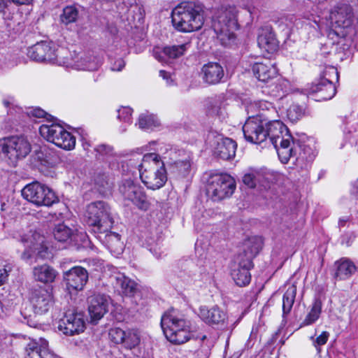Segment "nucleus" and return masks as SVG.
Instances as JSON below:
<instances>
[{"instance_id": "nucleus-1", "label": "nucleus", "mask_w": 358, "mask_h": 358, "mask_svg": "<svg viewBox=\"0 0 358 358\" xmlns=\"http://www.w3.org/2000/svg\"><path fill=\"white\" fill-rule=\"evenodd\" d=\"M260 117H249L243 127L245 138L252 143L259 144L267 139L277 151L280 160L287 164L290 158L296 155V147L287 127L281 121H269L263 114Z\"/></svg>"}, {"instance_id": "nucleus-2", "label": "nucleus", "mask_w": 358, "mask_h": 358, "mask_svg": "<svg viewBox=\"0 0 358 358\" xmlns=\"http://www.w3.org/2000/svg\"><path fill=\"white\" fill-rule=\"evenodd\" d=\"M161 327L167 340L175 344H182L198 338L196 327L174 308L168 310L162 316Z\"/></svg>"}, {"instance_id": "nucleus-3", "label": "nucleus", "mask_w": 358, "mask_h": 358, "mask_svg": "<svg viewBox=\"0 0 358 358\" xmlns=\"http://www.w3.org/2000/svg\"><path fill=\"white\" fill-rule=\"evenodd\" d=\"M138 169L141 181L148 189H160L167 180L164 163L158 154H145L138 165Z\"/></svg>"}, {"instance_id": "nucleus-4", "label": "nucleus", "mask_w": 358, "mask_h": 358, "mask_svg": "<svg viewBox=\"0 0 358 358\" xmlns=\"http://www.w3.org/2000/svg\"><path fill=\"white\" fill-rule=\"evenodd\" d=\"M173 27L180 32H192L201 28L204 20L199 7L192 2H182L171 11Z\"/></svg>"}, {"instance_id": "nucleus-5", "label": "nucleus", "mask_w": 358, "mask_h": 358, "mask_svg": "<svg viewBox=\"0 0 358 358\" xmlns=\"http://www.w3.org/2000/svg\"><path fill=\"white\" fill-rule=\"evenodd\" d=\"M238 28L236 7L222 8L217 11L213 21V29L222 45H230L234 41V31Z\"/></svg>"}, {"instance_id": "nucleus-6", "label": "nucleus", "mask_w": 358, "mask_h": 358, "mask_svg": "<svg viewBox=\"0 0 358 358\" xmlns=\"http://www.w3.org/2000/svg\"><path fill=\"white\" fill-rule=\"evenodd\" d=\"M85 217L87 223L93 227L95 234L101 230L110 229L113 224L110 208L104 201L90 203L87 207Z\"/></svg>"}, {"instance_id": "nucleus-7", "label": "nucleus", "mask_w": 358, "mask_h": 358, "mask_svg": "<svg viewBox=\"0 0 358 358\" xmlns=\"http://www.w3.org/2000/svg\"><path fill=\"white\" fill-rule=\"evenodd\" d=\"M41 136L48 141L64 150L75 148L76 138L59 124H43L39 127Z\"/></svg>"}, {"instance_id": "nucleus-8", "label": "nucleus", "mask_w": 358, "mask_h": 358, "mask_svg": "<svg viewBox=\"0 0 358 358\" xmlns=\"http://www.w3.org/2000/svg\"><path fill=\"white\" fill-rule=\"evenodd\" d=\"M59 57V64L67 68L82 71H96L101 65V59L91 55H82L76 53L72 55L66 49H62Z\"/></svg>"}, {"instance_id": "nucleus-9", "label": "nucleus", "mask_w": 358, "mask_h": 358, "mask_svg": "<svg viewBox=\"0 0 358 358\" xmlns=\"http://www.w3.org/2000/svg\"><path fill=\"white\" fill-rule=\"evenodd\" d=\"M236 189V181L230 175H212L208 180L207 192L213 201H220L232 195Z\"/></svg>"}, {"instance_id": "nucleus-10", "label": "nucleus", "mask_w": 358, "mask_h": 358, "mask_svg": "<svg viewBox=\"0 0 358 358\" xmlns=\"http://www.w3.org/2000/svg\"><path fill=\"white\" fill-rule=\"evenodd\" d=\"M22 196L36 206H50L58 201L51 189L38 182L27 185L22 189Z\"/></svg>"}, {"instance_id": "nucleus-11", "label": "nucleus", "mask_w": 358, "mask_h": 358, "mask_svg": "<svg viewBox=\"0 0 358 358\" xmlns=\"http://www.w3.org/2000/svg\"><path fill=\"white\" fill-rule=\"evenodd\" d=\"M119 192L124 200L131 201L140 210H147L150 208V203L144 189L138 182L131 179L123 180Z\"/></svg>"}, {"instance_id": "nucleus-12", "label": "nucleus", "mask_w": 358, "mask_h": 358, "mask_svg": "<svg viewBox=\"0 0 358 358\" xmlns=\"http://www.w3.org/2000/svg\"><path fill=\"white\" fill-rule=\"evenodd\" d=\"M3 153L14 164L24 158L31 151L29 142L24 137L11 136L0 141Z\"/></svg>"}, {"instance_id": "nucleus-13", "label": "nucleus", "mask_w": 358, "mask_h": 358, "mask_svg": "<svg viewBox=\"0 0 358 358\" xmlns=\"http://www.w3.org/2000/svg\"><path fill=\"white\" fill-rule=\"evenodd\" d=\"M21 241L28 248L22 255L23 259H30L34 253L41 258L47 257L48 247L44 243L45 238L39 233L30 231L22 237Z\"/></svg>"}, {"instance_id": "nucleus-14", "label": "nucleus", "mask_w": 358, "mask_h": 358, "mask_svg": "<svg viewBox=\"0 0 358 358\" xmlns=\"http://www.w3.org/2000/svg\"><path fill=\"white\" fill-rule=\"evenodd\" d=\"M85 322L82 313L68 311L59 321L58 329L64 334L73 336L84 331Z\"/></svg>"}, {"instance_id": "nucleus-15", "label": "nucleus", "mask_w": 358, "mask_h": 358, "mask_svg": "<svg viewBox=\"0 0 358 358\" xmlns=\"http://www.w3.org/2000/svg\"><path fill=\"white\" fill-rule=\"evenodd\" d=\"M62 49L55 50L51 43L41 42L29 48L27 55L30 59L36 62H50L59 64V52Z\"/></svg>"}, {"instance_id": "nucleus-16", "label": "nucleus", "mask_w": 358, "mask_h": 358, "mask_svg": "<svg viewBox=\"0 0 358 358\" xmlns=\"http://www.w3.org/2000/svg\"><path fill=\"white\" fill-rule=\"evenodd\" d=\"M252 266V262L245 259L243 255H237L234 258L231 266V275L237 285L243 287L250 283V270Z\"/></svg>"}, {"instance_id": "nucleus-17", "label": "nucleus", "mask_w": 358, "mask_h": 358, "mask_svg": "<svg viewBox=\"0 0 358 358\" xmlns=\"http://www.w3.org/2000/svg\"><path fill=\"white\" fill-rule=\"evenodd\" d=\"M110 339L117 344H122L128 349L138 346L141 342V334L138 329H129L123 330L120 328H112L109 331Z\"/></svg>"}, {"instance_id": "nucleus-18", "label": "nucleus", "mask_w": 358, "mask_h": 358, "mask_svg": "<svg viewBox=\"0 0 358 358\" xmlns=\"http://www.w3.org/2000/svg\"><path fill=\"white\" fill-rule=\"evenodd\" d=\"M198 315L200 319L209 326H224L227 324L229 317L226 311L215 305L210 308L202 306L199 308Z\"/></svg>"}, {"instance_id": "nucleus-19", "label": "nucleus", "mask_w": 358, "mask_h": 358, "mask_svg": "<svg viewBox=\"0 0 358 358\" xmlns=\"http://www.w3.org/2000/svg\"><path fill=\"white\" fill-rule=\"evenodd\" d=\"M30 303L36 314L47 313L53 305V296L51 291L39 287L32 291Z\"/></svg>"}, {"instance_id": "nucleus-20", "label": "nucleus", "mask_w": 358, "mask_h": 358, "mask_svg": "<svg viewBox=\"0 0 358 358\" xmlns=\"http://www.w3.org/2000/svg\"><path fill=\"white\" fill-rule=\"evenodd\" d=\"M64 280L69 290H82L88 280V273L81 266H74L64 273Z\"/></svg>"}, {"instance_id": "nucleus-21", "label": "nucleus", "mask_w": 358, "mask_h": 358, "mask_svg": "<svg viewBox=\"0 0 358 358\" xmlns=\"http://www.w3.org/2000/svg\"><path fill=\"white\" fill-rule=\"evenodd\" d=\"M331 22L336 27L348 29L354 22V15L352 8L346 3L336 6L330 13Z\"/></svg>"}, {"instance_id": "nucleus-22", "label": "nucleus", "mask_w": 358, "mask_h": 358, "mask_svg": "<svg viewBox=\"0 0 358 358\" xmlns=\"http://www.w3.org/2000/svg\"><path fill=\"white\" fill-rule=\"evenodd\" d=\"M88 314L91 323L96 324L108 312V299L101 294H95L89 298Z\"/></svg>"}, {"instance_id": "nucleus-23", "label": "nucleus", "mask_w": 358, "mask_h": 358, "mask_svg": "<svg viewBox=\"0 0 358 358\" xmlns=\"http://www.w3.org/2000/svg\"><path fill=\"white\" fill-rule=\"evenodd\" d=\"M96 238L107 248L112 255L117 257L122 253L124 245L121 241V236L119 234L110 231V229L101 230L100 232H96Z\"/></svg>"}, {"instance_id": "nucleus-24", "label": "nucleus", "mask_w": 358, "mask_h": 358, "mask_svg": "<svg viewBox=\"0 0 358 358\" xmlns=\"http://www.w3.org/2000/svg\"><path fill=\"white\" fill-rule=\"evenodd\" d=\"M336 93L334 84L325 83L319 80L313 83L307 89V94L317 101H327L331 99Z\"/></svg>"}, {"instance_id": "nucleus-25", "label": "nucleus", "mask_w": 358, "mask_h": 358, "mask_svg": "<svg viewBox=\"0 0 358 358\" xmlns=\"http://www.w3.org/2000/svg\"><path fill=\"white\" fill-rule=\"evenodd\" d=\"M25 358H57L48 348V341L42 338L33 339L27 344Z\"/></svg>"}, {"instance_id": "nucleus-26", "label": "nucleus", "mask_w": 358, "mask_h": 358, "mask_svg": "<svg viewBox=\"0 0 358 358\" xmlns=\"http://www.w3.org/2000/svg\"><path fill=\"white\" fill-rule=\"evenodd\" d=\"M236 147L234 141L220 136L217 138L214 154L220 159L229 160L235 156Z\"/></svg>"}, {"instance_id": "nucleus-27", "label": "nucleus", "mask_w": 358, "mask_h": 358, "mask_svg": "<svg viewBox=\"0 0 358 358\" xmlns=\"http://www.w3.org/2000/svg\"><path fill=\"white\" fill-rule=\"evenodd\" d=\"M357 267L353 262L346 257H342L334 264V278L337 280L349 279L356 271Z\"/></svg>"}, {"instance_id": "nucleus-28", "label": "nucleus", "mask_w": 358, "mask_h": 358, "mask_svg": "<svg viewBox=\"0 0 358 358\" xmlns=\"http://www.w3.org/2000/svg\"><path fill=\"white\" fill-rule=\"evenodd\" d=\"M252 71L255 76L264 83H267L278 76V69L270 62H256L252 65Z\"/></svg>"}, {"instance_id": "nucleus-29", "label": "nucleus", "mask_w": 358, "mask_h": 358, "mask_svg": "<svg viewBox=\"0 0 358 358\" xmlns=\"http://www.w3.org/2000/svg\"><path fill=\"white\" fill-rule=\"evenodd\" d=\"M202 78L208 84H217L224 76L222 66L217 62H209L204 64L201 69Z\"/></svg>"}, {"instance_id": "nucleus-30", "label": "nucleus", "mask_w": 358, "mask_h": 358, "mask_svg": "<svg viewBox=\"0 0 358 358\" xmlns=\"http://www.w3.org/2000/svg\"><path fill=\"white\" fill-rule=\"evenodd\" d=\"M115 286L117 289H120L124 295L131 296L137 290L136 283L125 276L123 273H117L114 276Z\"/></svg>"}, {"instance_id": "nucleus-31", "label": "nucleus", "mask_w": 358, "mask_h": 358, "mask_svg": "<svg viewBox=\"0 0 358 358\" xmlns=\"http://www.w3.org/2000/svg\"><path fill=\"white\" fill-rule=\"evenodd\" d=\"M252 108H259V113L256 115L255 117H260L262 119H264L263 114H265L268 117L269 121H277L276 120H271L272 114H275L276 113L275 108L273 107V104L271 102L266 101H258L250 103L246 106V110L250 112H252Z\"/></svg>"}, {"instance_id": "nucleus-32", "label": "nucleus", "mask_w": 358, "mask_h": 358, "mask_svg": "<svg viewBox=\"0 0 358 358\" xmlns=\"http://www.w3.org/2000/svg\"><path fill=\"white\" fill-rule=\"evenodd\" d=\"M262 248V239L258 237H254L245 242L243 252L238 255H243L245 259L252 262V259L259 252Z\"/></svg>"}, {"instance_id": "nucleus-33", "label": "nucleus", "mask_w": 358, "mask_h": 358, "mask_svg": "<svg viewBox=\"0 0 358 358\" xmlns=\"http://www.w3.org/2000/svg\"><path fill=\"white\" fill-rule=\"evenodd\" d=\"M259 47L268 52H273L278 48V42L274 34L268 31L263 30L257 38Z\"/></svg>"}, {"instance_id": "nucleus-34", "label": "nucleus", "mask_w": 358, "mask_h": 358, "mask_svg": "<svg viewBox=\"0 0 358 358\" xmlns=\"http://www.w3.org/2000/svg\"><path fill=\"white\" fill-rule=\"evenodd\" d=\"M33 274L35 280L43 283H49L55 280L57 273L53 268L44 264L34 267Z\"/></svg>"}, {"instance_id": "nucleus-35", "label": "nucleus", "mask_w": 358, "mask_h": 358, "mask_svg": "<svg viewBox=\"0 0 358 358\" xmlns=\"http://www.w3.org/2000/svg\"><path fill=\"white\" fill-rule=\"evenodd\" d=\"M75 232V229L70 228L64 223H59L55 227L53 235L55 238L59 242H66L69 240L76 241L78 235Z\"/></svg>"}, {"instance_id": "nucleus-36", "label": "nucleus", "mask_w": 358, "mask_h": 358, "mask_svg": "<svg viewBox=\"0 0 358 358\" xmlns=\"http://www.w3.org/2000/svg\"><path fill=\"white\" fill-rule=\"evenodd\" d=\"M296 294V285L293 283L288 287L282 297V317L285 318L292 310Z\"/></svg>"}, {"instance_id": "nucleus-37", "label": "nucleus", "mask_w": 358, "mask_h": 358, "mask_svg": "<svg viewBox=\"0 0 358 358\" xmlns=\"http://www.w3.org/2000/svg\"><path fill=\"white\" fill-rule=\"evenodd\" d=\"M263 178L260 171L255 169H249L243 176V182L249 188H255L261 182Z\"/></svg>"}, {"instance_id": "nucleus-38", "label": "nucleus", "mask_w": 358, "mask_h": 358, "mask_svg": "<svg viewBox=\"0 0 358 358\" xmlns=\"http://www.w3.org/2000/svg\"><path fill=\"white\" fill-rule=\"evenodd\" d=\"M322 312V303L319 300H316L306 315V318L301 323V327L308 326L315 323L320 316Z\"/></svg>"}, {"instance_id": "nucleus-39", "label": "nucleus", "mask_w": 358, "mask_h": 358, "mask_svg": "<svg viewBox=\"0 0 358 358\" xmlns=\"http://www.w3.org/2000/svg\"><path fill=\"white\" fill-rule=\"evenodd\" d=\"M160 125L157 117L153 114H141L138 118V126L141 129H152Z\"/></svg>"}, {"instance_id": "nucleus-40", "label": "nucleus", "mask_w": 358, "mask_h": 358, "mask_svg": "<svg viewBox=\"0 0 358 358\" xmlns=\"http://www.w3.org/2000/svg\"><path fill=\"white\" fill-rule=\"evenodd\" d=\"M188 44L166 46L164 48V55L169 59H176L185 54L187 50Z\"/></svg>"}, {"instance_id": "nucleus-41", "label": "nucleus", "mask_w": 358, "mask_h": 358, "mask_svg": "<svg viewBox=\"0 0 358 358\" xmlns=\"http://www.w3.org/2000/svg\"><path fill=\"white\" fill-rule=\"evenodd\" d=\"M78 17V10L73 6H66L60 15V20L64 24L75 22Z\"/></svg>"}, {"instance_id": "nucleus-42", "label": "nucleus", "mask_w": 358, "mask_h": 358, "mask_svg": "<svg viewBox=\"0 0 358 358\" xmlns=\"http://www.w3.org/2000/svg\"><path fill=\"white\" fill-rule=\"evenodd\" d=\"M338 78L339 76L337 69L334 66H329L324 69L320 80L322 82L334 84L335 82L338 81Z\"/></svg>"}, {"instance_id": "nucleus-43", "label": "nucleus", "mask_w": 358, "mask_h": 358, "mask_svg": "<svg viewBox=\"0 0 358 358\" xmlns=\"http://www.w3.org/2000/svg\"><path fill=\"white\" fill-rule=\"evenodd\" d=\"M303 114V108L298 104H292L287 110V116L292 122H296Z\"/></svg>"}, {"instance_id": "nucleus-44", "label": "nucleus", "mask_w": 358, "mask_h": 358, "mask_svg": "<svg viewBox=\"0 0 358 358\" xmlns=\"http://www.w3.org/2000/svg\"><path fill=\"white\" fill-rule=\"evenodd\" d=\"M132 109L129 107H121L117 110V118L120 121L125 122H131V121Z\"/></svg>"}, {"instance_id": "nucleus-45", "label": "nucleus", "mask_w": 358, "mask_h": 358, "mask_svg": "<svg viewBox=\"0 0 358 358\" xmlns=\"http://www.w3.org/2000/svg\"><path fill=\"white\" fill-rule=\"evenodd\" d=\"M329 337V333L327 331H323L320 336H318L313 341V345L316 348L318 352L320 351V347L327 343Z\"/></svg>"}, {"instance_id": "nucleus-46", "label": "nucleus", "mask_w": 358, "mask_h": 358, "mask_svg": "<svg viewBox=\"0 0 358 358\" xmlns=\"http://www.w3.org/2000/svg\"><path fill=\"white\" fill-rule=\"evenodd\" d=\"M176 166L178 169L181 173H185L190 169V162L188 159L178 160L175 162Z\"/></svg>"}, {"instance_id": "nucleus-47", "label": "nucleus", "mask_w": 358, "mask_h": 358, "mask_svg": "<svg viewBox=\"0 0 358 358\" xmlns=\"http://www.w3.org/2000/svg\"><path fill=\"white\" fill-rule=\"evenodd\" d=\"M153 55L155 58L160 62H166L167 59H169L167 56L164 55V48H155L153 49Z\"/></svg>"}, {"instance_id": "nucleus-48", "label": "nucleus", "mask_w": 358, "mask_h": 358, "mask_svg": "<svg viewBox=\"0 0 358 358\" xmlns=\"http://www.w3.org/2000/svg\"><path fill=\"white\" fill-rule=\"evenodd\" d=\"M179 277L181 278V280L187 285L192 283L194 280V275L185 272L181 273Z\"/></svg>"}, {"instance_id": "nucleus-49", "label": "nucleus", "mask_w": 358, "mask_h": 358, "mask_svg": "<svg viewBox=\"0 0 358 358\" xmlns=\"http://www.w3.org/2000/svg\"><path fill=\"white\" fill-rule=\"evenodd\" d=\"M96 150L101 155H109L112 152L113 148L107 145H100Z\"/></svg>"}, {"instance_id": "nucleus-50", "label": "nucleus", "mask_w": 358, "mask_h": 358, "mask_svg": "<svg viewBox=\"0 0 358 358\" xmlns=\"http://www.w3.org/2000/svg\"><path fill=\"white\" fill-rule=\"evenodd\" d=\"M28 114H29V115H31V116L35 117H43L45 116V112L39 108H36L31 109L28 112Z\"/></svg>"}, {"instance_id": "nucleus-51", "label": "nucleus", "mask_w": 358, "mask_h": 358, "mask_svg": "<svg viewBox=\"0 0 358 358\" xmlns=\"http://www.w3.org/2000/svg\"><path fill=\"white\" fill-rule=\"evenodd\" d=\"M159 76L166 81V85H172L173 84V79L171 78V76L169 73L164 71V70H161L159 71Z\"/></svg>"}, {"instance_id": "nucleus-52", "label": "nucleus", "mask_w": 358, "mask_h": 358, "mask_svg": "<svg viewBox=\"0 0 358 358\" xmlns=\"http://www.w3.org/2000/svg\"><path fill=\"white\" fill-rule=\"evenodd\" d=\"M150 252L152 253H153V255L157 257V258H160L162 257V255H164V251L162 250L161 249L160 247H157V246H155L154 248H151L150 249Z\"/></svg>"}, {"instance_id": "nucleus-53", "label": "nucleus", "mask_w": 358, "mask_h": 358, "mask_svg": "<svg viewBox=\"0 0 358 358\" xmlns=\"http://www.w3.org/2000/svg\"><path fill=\"white\" fill-rule=\"evenodd\" d=\"M8 276V271L6 268H0V286L6 280Z\"/></svg>"}, {"instance_id": "nucleus-54", "label": "nucleus", "mask_w": 358, "mask_h": 358, "mask_svg": "<svg viewBox=\"0 0 358 358\" xmlns=\"http://www.w3.org/2000/svg\"><path fill=\"white\" fill-rule=\"evenodd\" d=\"M125 63L122 59L117 60L112 66L113 71H121L124 67Z\"/></svg>"}, {"instance_id": "nucleus-55", "label": "nucleus", "mask_w": 358, "mask_h": 358, "mask_svg": "<svg viewBox=\"0 0 358 358\" xmlns=\"http://www.w3.org/2000/svg\"><path fill=\"white\" fill-rule=\"evenodd\" d=\"M9 3L10 0H0V13L3 12Z\"/></svg>"}, {"instance_id": "nucleus-56", "label": "nucleus", "mask_w": 358, "mask_h": 358, "mask_svg": "<svg viewBox=\"0 0 358 358\" xmlns=\"http://www.w3.org/2000/svg\"><path fill=\"white\" fill-rule=\"evenodd\" d=\"M33 0H12V1L17 5H28L32 2Z\"/></svg>"}, {"instance_id": "nucleus-57", "label": "nucleus", "mask_w": 358, "mask_h": 358, "mask_svg": "<svg viewBox=\"0 0 358 358\" xmlns=\"http://www.w3.org/2000/svg\"><path fill=\"white\" fill-rule=\"evenodd\" d=\"M349 220L348 217H343L339 219L338 224L340 227H343L345 224Z\"/></svg>"}, {"instance_id": "nucleus-58", "label": "nucleus", "mask_w": 358, "mask_h": 358, "mask_svg": "<svg viewBox=\"0 0 358 358\" xmlns=\"http://www.w3.org/2000/svg\"><path fill=\"white\" fill-rule=\"evenodd\" d=\"M252 108V112L250 111H247L248 114H251V116H256V115L257 113H259V108Z\"/></svg>"}, {"instance_id": "nucleus-59", "label": "nucleus", "mask_w": 358, "mask_h": 358, "mask_svg": "<svg viewBox=\"0 0 358 358\" xmlns=\"http://www.w3.org/2000/svg\"><path fill=\"white\" fill-rule=\"evenodd\" d=\"M12 103H13V99H11L10 101L7 100V99H4V100H3V104H4L6 107L9 106H10V104H12Z\"/></svg>"}, {"instance_id": "nucleus-60", "label": "nucleus", "mask_w": 358, "mask_h": 358, "mask_svg": "<svg viewBox=\"0 0 358 358\" xmlns=\"http://www.w3.org/2000/svg\"><path fill=\"white\" fill-rule=\"evenodd\" d=\"M257 333V327H253L251 334H250V338H252V336H253V335H255Z\"/></svg>"}, {"instance_id": "nucleus-61", "label": "nucleus", "mask_w": 358, "mask_h": 358, "mask_svg": "<svg viewBox=\"0 0 358 358\" xmlns=\"http://www.w3.org/2000/svg\"><path fill=\"white\" fill-rule=\"evenodd\" d=\"M303 159V156H301L300 154V157L296 158V161L297 162V165H299V161Z\"/></svg>"}, {"instance_id": "nucleus-62", "label": "nucleus", "mask_w": 358, "mask_h": 358, "mask_svg": "<svg viewBox=\"0 0 358 358\" xmlns=\"http://www.w3.org/2000/svg\"><path fill=\"white\" fill-rule=\"evenodd\" d=\"M241 320V317H239V318L236 322H234L233 325L235 326L236 324H238L240 322Z\"/></svg>"}, {"instance_id": "nucleus-63", "label": "nucleus", "mask_w": 358, "mask_h": 358, "mask_svg": "<svg viewBox=\"0 0 358 358\" xmlns=\"http://www.w3.org/2000/svg\"><path fill=\"white\" fill-rule=\"evenodd\" d=\"M120 358H121V357H120Z\"/></svg>"}]
</instances>
